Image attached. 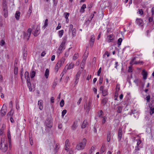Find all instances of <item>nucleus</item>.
<instances>
[{
    "mask_svg": "<svg viewBox=\"0 0 154 154\" xmlns=\"http://www.w3.org/2000/svg\"><path fill=\"white\" fill-rule=\"evenodd\" d=\"M2 9L3 13V16L5 18H7L8 16V7L7 0H2Z\"/></svg>",
    "mask_w": 154,
    "mask_h": 154,
    "instance_id": "f257e3e1",
    "label": "nucleus"
},
{
    "mask_svg": "<svg viewBox=\"0 0 154 154\" xmlns=\"http://www.w3.org/2000/svg\"><path fill=\"white\" fill-rule=\"evenodd\" d=\"M86 139L85 138H84L81 142L77 144L76 146V149L78 150L84 149L86 146Z\"/></svg>",
    "mask_w": 154,
    "mask_h": 154,
    "instance_id": "f03ea898",
    "label": "nucleus"
},
{
    "mask_svg": "<svg viewBox=\"0 0 154 154\" xmlns=\"http://www.w3.org/2000/svg\"><path fill=\"white\" fill-rule=\"evenodd\" d=\"M1 147L0 149L1 150L2 152H5L7 149V143L6 142H1Z\"/></svg>",
    "mask_w": 154,
    "mask_h": 154,
    "instance_id": "7ed1b4c3",
    "label": "nucleus"
},
{
    "mask_svg": "<svg viewBox=\"0 0 154 154\" xmlns=\"http://www.w3.org/2000/svg\"><path fill=\"white\" fill-rule=\"evenodd\" d=\"M74 66V64L73 62L71 63L69 65H68V64H67L65 66L63 69V72H62V73H63V72L65 73L68 70L72 69L73 68Z\"/></svg>",
    "mask_w": 154,
    "mask_h": 154,
    "instance_id": "20e7f679",
    "label": "nucleus"
},
{
    "mask_svg": "<svg viewBox=\"0 0 154 154\" xmlns=\"http://www.w3.org/2000/svg\"><path fill=\"white\" fill-rule=\"evenodd\" d=\"M31 32V29L29 28L28 29L27 33L24 32V38L26 39L27 40H28L29 38Z\"/></svg>",
    "mask_w": 154,
    "mask_h": 154,
    "instance_id": "39448f33",
    "label": "nucleus"
},
{
    "mask_svg": "<svg viewBox=\"0 0 154 154\" xmlns=\"http://www.w3.org/2000/svg\"><path fill=\"white\" fill-rule=\"evenodd\" d=\"M65 48V44L64 43V42H62L57 50V53L60 54L62 51Z\"/></svg>",
    "mask_w": 154,
    "mask_h": 154,
    "instance_id": "423d86ee",
    "label": "nucleus"
},
{
    "mask_svg": "<svg viewBox=\"0 0 154 154\" xmlns=\"http://www.w3.org/2000/svg\"><path fill=\"white\" fill-rule=\"evenodd\" d=\"M149 114L150 115H152L154 114V105L152 103H149Z\"/></svg>",
    "mask_w": 154,
    "mask_h": 154,
    "instance_id": "0eeeda50",
    "label": "nucleus"
},
{
    "mask_svg": "<svg viewBox=\"0 0 154 154\" xmlns=\"http://www.w3.org/2000/svg\"><path fill=\"white\" fill-rule=\"evenodd\" d=\"M45 124L46 127L51 128L52 126V122L51 120L49 119H46Z\"/></svg>",
    "mask_w": 154,
    "mask_h": 154,
    "instance_id": "6e6552de",
    "label": "nucleus"
},
{
    "mask_svg": "<svg viewBox=\"0 0 154 154\" xmlns=\"http://www.w3.org/2000/svg\"><path fill=\"white\" fill-rule=\"evenodd\" d=\"M136 24L140 27H142L143 25V20L141 18H137L136 19Z\"/></svg>",
    "mask_w": 154,
    "mask_h": 154,
    "instance_id": "1a4fd4ad",
    "label": "nucleus"
},
{
    "mask_svg": "<svg viewBox=\"0 0 154 154\" xmlns=\"http://www.w3.org/2000/svg\"><path fill=\"white\" fill-rule=\"evenodd\" d=\"M6 108L5 106H4V105H3L1 110V115L2 116H4L6 114Z\"/></svg>",
    "mask_w": 154,
    "mask_h": 154,
    "instance_id": "9d476101",
    "label": "nucleus"
},
{
    "mask_svg": "<svg viewBox=\"0 0 154 154\" xmlns=\"http://www.w3.org/2000/svg\"><path fill=\"white\" fill-rule=\"evenodd\" d=\"M65 150L68 151L70 147L69 141L68 139H67L65 141Z\"/></svg>",
    "mask_w": 154,
    "mask_h": 154,
    "instance_id": "9b49d317",
    "label": "nucleus"
},
{
    "mask_svg": "<svg viewBox=\"0 0 154 154\" xmlns=\"http://www.w3.org/2000/svg\"><path fill=\"white\" fill-rule=\"evenodd\" d=\"M65 60V58L64 57H62L60 60L58 61L57 63L61 67L63 65Z\"/></svg>",
    "mask_w": 154,
    "mask_h": 154,
    "instance_id": "f8f14e48",
    "label": "nucleus"
},
{
    "mask_svg": "<svg viewBox=\"0 0 154 154\" xmlns=\"http://www.w3.org/2000/svg\"><path fill=\"white\" fill-rule=\"evenodd\" d=\"M91 105V103L90 101H89L88 103H87L85 105H84V109L86 110L87 111H89L90 109Z\"/></svg>",
    "mask_w": 154,
    "mask_h": 154,
    "instance_id": "ddd939ff",
    "label": "nucleus"
},
{
    "mask_svg": "<svg viewBox=\"0 0 154 154\" xmlns=\"http://www.w3.org/2000/svg\"><path fill=\"white\" fill-rule=\"evenodd\" d=\"M122 131L121 128H119V129L118 134V138L119 140H121L122 137Z\"/></svg>",
    "mask_w": 154,
    "mask_h": 154,
    "instance_id": "4468645a",
    "label": "nucleus"
},
{
    "mask_svg": "<svg viewBox=\"0 0 154 154\" xmlns=\"http://www.w3.org/2000/svg\"><path fill=\"white\" fill-rule=\"evenodd\" d=\"M78 126V121H75L74 122L73 124L71 127V129L72 130L74 131L75 130Z\"/></svg>",
    "mask_w": 154,
    "mask_h": 154,
    "instance_id": "2eb2a0df",
    "label": "nucleus"
},
{
    "mask_svg": "<svg viewBox=\"0 0 154 154\" xmlns=\"http://www.w3.org/2000/svg\"><path fill=\"white\" fill-rule=\"evenodd\" d=\"M113 35L111 34L108 35L107 36L106 40L108 42H112L113 40Z\"/></svg>",
    "mask_w": 154,
    "mask_h": 154,
    "instance_id": "dca6fc26",
    "label": "nucleus"
},
{
    "mask_svg": "<svg viewBox=\"0 0 154 154\" xmlns=\"http://www.w3.org/2000/svg\"><path fill=\"white\" fill-rule=\"evenodd\" d=\"M142 73L143 76V79H147L148 75L147 72L145 70L143 69L142 71Z\"/></svg>",
    "mask_w": 154,
    "mask_h": 154,
    "instance_id": "f3484780",
    "label": "nucleus"
},
{
    "mask_svg": "<svg viewBox=\"0 0 154 154\" xmlns=\"http://www.w3.org/2000/svg\"><path fill=\"white\" fill-rule=\"evenodd\" d=\"M95 36L94 35H91V38L90 40V45L91 46H92L94 42Z\"/></svg>",
    "mask_w": 154,
    "mask_h": 154,
    "instance_id": "a211bd4d",
    "label": "nucleus"
},
{
    "mask_svg": "<svg viewBox=\"0 0 154 154\" xmlns=\"http://www.w3.org/2000/svg\"><path fill=\"white\" fill-rule=\"evenodd\" d=\"M38 104L39 106V108L42 110L43 108V101L42 100H40L38 102Z\"/></svg>",
    "mask_w": 154,
    "mask_h": 154,
    "instance_id": "6ab92c4d",
    "label": "nucleus"
},
{
    "mask_svg": "<svg viewBox=\"0 0 154 154\" xmlns=\"http://www.w3.org/2000/svg\"><path fill=\"white\" fill-rule=\"evenodd\" d=\"M140 147H135V150L133 152L134 154H141L139 152Z\"/></svg>",
    "mask_w": 154,
    "mask_h": 154,
    "instance_id": "aec40b11",
    "label": "nucleus"
},
{
    "mask_svg": "<svg viewBox=\"0 0 154 154\" xmlns=\"http://www.w3.org/2000/svg\"><path fill=\"white\" fill-rule=\"evenodd\" d=\"M69 14L68 13L65 12L64 14V16L66 19V23H68L69 21L68 17L69 16Z\"/></svg>",
    "mask_w": 154,
    "mask_h": 154,
    "instance_id": "412c9836",
    "label": "nucleus"
},
{
    "mask_svg": "<svg viewBox=\"0 0 154 154\" xmlns=\"http://www.w3.org/2000/svg\"><path fill=\"white\" fill-rule=\"evenodd\" d=\"M123 108V107L122 106H118L116 108V110L117 112L118 113H121L122 112Z\"/></svg>",
    "mask_w": 154,
    "mask_h": 154,
    "instance_id": "4be33fe9",
    "label": "nucleus"
},
{
    "mask_svg": "<svg viewBox=\"0 0 154 154\" xmlns=\"http://www.w3.org/2000/svg\"><path fill=\"white\" fill-rule=\"evenodd\" d=\"M108 101V99L106 97H105L101 100V104L103 106H105Z\"/></svg>",
    "mask_w": 154,
    "mask_h": 154,
    "instance_id": "5701e85b",
    "label": "nucleus"
},
{
    "mask_svg": "<svg viewBox=\"0 0 154 154\" xmlns=\"http://www.w3.org/2000/svg\"><path fill=\"white\" fill-rule=\"evenodd\" d=\"M87 57V55H84V58L83 59V60L82 61V62L81 63V65L82 66H83L85 64V63Z\"/></svg>",
    "mask_w": 154,
    "mask_h": 154,
    "instance_id": "b1692460",
    "label": "nucleus"
},
{
    "mask_svg": "<svg viewBox=\"0 0 154 154\" xmlns=\"http://www.w3.org/2000/svg\"><path fill=\"white\" fill-rule=\"evenodd\" d=\"M20 14V12L19 11H16L15 14V17L16 18V20H19Z\"/></svg>",
    "mask_w": 154,
    "mask_h": 154,
    "instance_id": "393cba45",
    "label": "nucleus"
},
{
    "mask_svg": "<svg viewBox=\"0 0 154 154\" xmlns=\"http://www.w3.org/2000/svg\"><path fill=\"white\" fill-rule=\"evenodd\" d=\"M86 8V5L85 4H83L81 7L80 11L81 13H82L85 11V9Z\"/></svg>",
    "mask_w": 154,
    "mask_h": 154,
    "instance_id": "a878e982",
    "label": "nucleus"
},
{
    "mask_svg": "<svg viewBox=\"0 0 154 154\" xmlns=\"http://www.w3.org/2000/svg\"><path fill=\"white\" fill-rule=\"evenodd\" d=\"M49 75V70L48 69H46L45 73V76L46 79H48Z\"/></svg>",
    "mask_w": 154,
    "mask_h": 154,
    "instance_id": "bb28decb",
    "label": "nucleus"
},
{
    "mask_svg": "<svg viewBox=\"0 0 154 154\" xmlns=\"http://www.w3.org/2000/svg\"><path fill=\"white\" fill-rule=\"evenodd\" d=\"M111 132L110 131L108 132L107 135V142H109L111 138Z\"/></svg>",
    "mask_w": 154,
    "mask_h": 154,
    "instance_id": "cd10ccee",
    "label": "nucleus"
},
{
    "mask_svg": "<svg viewBox=\"0 0 154 154\" xmlns=\"http://www.w3.org/2000/svg\"><path fill=\"white\" fill-rule=\"evenodd\" d=\"M40 29H38L36 28V30L34 32V33H33V34L35 36H37L39 33V31Z\"/></svg>",
    "mask_w": 154,
    "mask_h": 154,
    "instance_id": "c85d7f7f",
    "label": "nucleus"
},
{
    "mask_svg": "<svg viewBox=\"0 0 154 154\" xmlns=\"http://www.w3.org/2000/svg\"><path fill=\"white\" fill-rule=\"evenodd\" d=\"M88 123L87 121L85 120L82 125V128H84L86 127Z\"/></svg>",
    "mask_w": 154,
    "mask_h": 154,
    "instance_id": "c756f323",
    "label": "nucleus"
},
{
    "mask_svg": "<svg viewBox=\"0 0 154 154\" xmlns=\"http://www.w3.org/2000/svg\"><path fill=\"white\" fill-rule=\"evenodd\" d=\"M64 33V31L63 30H60L58 32V34L59 35V36L60 38H61L63 34Z\"/></svg>",
    "mask_w": 154,
    "mask_h": 154,
    "instance_id": "7c9ffc66",
    "label": "nucleus"
},
{
    "mask_svg": "<svg viewBox=\"0 0 154 154\" xmlns=\"http://www.w3.org/2000/svg\"><path fill=\"white\" fill-rule=\"evenodd\" d=\"M102 93L103 95L104 96H106L108 94L107 89H104L102 92Z\"/></svg>",
    "mask_w": 154,
    "mask_h": 154,
    "instance_id": "2f4dec72",
    "label": "nucleus"
},
{
    "mask_svg": "<svg viewBox=\"0 0 154 154\" xmlns=\"http://www.w3.org/2000/svg\"><path fill=\"white\" fill-rule=\"evenodd\" d=\"M136 141H137V146L136 147H140L139 145L141 143V141L140 140L138 139L136 140Z\"/></svg>",
    "mask_w": 154,
    "mask_h": 154,
    "instance_id": "473e14b6",
    "label": "nucleus"
},
{
    "mask_svg": "<svg viewBox=\"0 0 154 154\" xmlns=\"http://www.w3.org/2000/svg\"><path fill=\"white\" fill-rule=\"evenodd\" d=\"M70 31L72 32V34L73 37H74L76 36V30L75 28H73V29L71 30Z\"/></svg>",
    "mask_w": 154,
    "mask_h": 154,
    "instance_id": "72a5a7b5",
    "label": "nucleus"
},
{
    "mask_svg": "<svg viewBox=\"0 0 154 154\" xmlns=\"http://www.w3.org/2000/svg\"><path fill=\"white\" fill-rule=\"evenodd\" d=\"M36 74L35 72V71H32L30 72V77L31 78H34Z\"/></svg>",
    "mask_w": 154,
    "mask_h": 154,
    "instance_id": "f704fd0d",
    "label": "nucleus"
},
{
    "mask_svg": "<svg viewBox=\"0 0 154 154\" xmlns=\"http://www.w3.org/2000/svg\"><path fill=\"white\" fill-rule=\"evenodd\" d=\"M18 67L16 66L14 67V74L16 75L18 73Z\"/></svg>",
    "mask_w": 154,
    "mask_h": 154,
    "instance_id": "c9c22d12",
    "label": "nucleus"
},
{
    "mask_svg": "<svg viewBox=\"0 0 154 154\" xmlns=\"http://www.w3.org/2000/svg\"><path fill=\"white\" fill-rule=\"evenodd\" d=\"M103 112L102 110H100L98 113V116L99 118H102V115Z\"/></svg>",
    "mask_w": 154,
    "mask_h": 154,
    "instance_id": "e433bc0d",
    "label": "nucleus"
},
{
    "mask_svg": "<svg viewBox=\"0 0 154 154\" xmlns=\"http://www.w3.org/2000/svg\"><path fill=\"white\" fill-rule=\"evenodd\" d=\"M48 19H46L45 20L44 23V25L43 26V28L45 29L48 25Z\"/></svg>",
    "mask_w": 154,
    "mask_h": 154,
    "instance_id": "4c0bfd02",
    "label": "nucleus"
},
{
    "mask_svg": "<svg viewBox=\"0 0 154 154\" xmlns=\"http://www.w3.org/2000/svg\"><path fill=\"white\" fill-rule=\"evenodd\" d=\"M60 148L59 144L58 143L56 144L55 146V148L54 149V151L56 152H57V150L59 149Z\"/></svg>",
    "mask_w": 154,
    "mask_h": 154,
    "instance_id": "58836bf2",
    "label": "nucleus"
},
{
    "mask_svg": "<svg viewBox=\"0 0 154 154\" xmlns=\"http://www.w3.org/2000/svg\"><path fill=\"white\" fill-rule=\"evenodd\" d=\"M122 41V39L121 38H119L118 40V47H119V46H120L121 45V42Z\"/></svg>",
    "mask_w": 154,
    "mask_h": 154,
    "instance_id": "ea45409f",
    "label": "nucleus"
},
{
    "mask_svg": "<svg viewBox=\"0 0 154 154\" xmlns=\"http://www.w3.org/2000/svg\"><path fill=\"white\" fill-rule=\"evenodd\" d=\"M81 74V72L80 71H79L77 73L76 75V79H77V80H79Z\"/></svg>",
    "mask_w": 154,
    "mask_h": 154,
    "instance_id": "a19ab883",
    "label": "nucleus"
},
{
    "mask_svg": "<svg viewBox=\"0 0 154 154\" xmlns=\"http://www.w3.org/2000/svg\"><path fill=\"white\" fill-rule=\"evenodd\" d=\"M79 54L78 53H75L73 57V59L75 60L77 59L78 57Z\"/></svg>",
    "mask_w": 154,
    "mask_h": 154,
    "instance_id": "79ce46f5",
    "label": "nucleus"
},
{
    "mask_svg": "<svg viewBox=\"0 0 154 154\" xmlns=\"http://www.w3.org/2000/svg\"><path fill=\"white\" fill-rule=\"evenodd\" d=\"M95 146H92L91 148L89 151V152L90 153H92L93 152L95 149Z\"/></svg>",
    "mask_w": 154,
    "mask_h": 154,
    "instance_id": "37998d69",
    "label": "nucleus"
},
{
    "mask_svg": "<svg viewBox=\"0 0 154 154\" xmlns=\"http://www.w3.org/2000/svg\"><path fill=\"white\" fill-rule=\"evenodd\" d=\"M25 77L26 79L29 78V73L27 71L25 72Z\"/></svg>",
    "mask_w": 154,
    "mask_h": 154,
    "instance_id": "c03bdc74",
    "label": "nucleus"
},
{
    "mask_svg": "<svg viewBox=\"0 0 154 154\" xmlns=\"http://www.w3.org/2000/svg\"><path fill=\"white\" fill-rule=\"evenodd\" d=\"M27 85L28 87L29 88V91H31L32 90V87H31V83L30 82L27 83Z\"/></svg>",
    "mask_w": 154,
    "mask_h": 154,
    "instance_id": "a18cd8bd",
    "label": "nucleus"
},
{
    "mask_svg": "<svg viewBox=\"0 0 154 154\" xmlns=\"http://www.w3.org/2000/svg\"><path fill=\"white\" fill-rule=\"evenodd\" d=\"M23 68H22L21 69L20 71V74L21 78V80H23L22 77L23 75Z\"/></svg>",
    "mask_w": 154,
    "mask_h": 154,
    "instance_id": "49530a36",
    "label": "nucleus"
},
{
    "mask_svg": "<svg viewBox=\"0 0 154 154\" xmlns=\"http://www.w3.org/2000/svg\"><path fill=\"white\" fill-rule=\"evenodd\" d=\"M60 67V66L59 65H58V64H57V63L55 67V70L57 72L59 68Z\"/></svg>",
    "mask_w": 154,
    "mask_h": 154,
    "instance_id": "de8ad7c7",
    "label": "nucleus"
},
{
    "mask_svg": "<svg viewBox=\"0 0 154 154\" xmlns=\"http://www.w3.org/2000/svg\"><path fill=\"white\" fill-rule=\"evenodd\" d=\"M67 111L66 109L63 110L62 112V117H63L65 114L66 113Z\"/></svg>",
    "mask_w": 154,
    "mask_h": 154,
    "instance_id": "09e8293b",
    "label": "nucleus"
},
{
    "mask_svg": "<svg viewBox=\"0 0 154 154\" xmlns=\"http://www.w3.org/2000/svg\"><path fill=\"white\" fill-rule=\"evenodd\" d=\"M64 105V100H62L60 101V106L62 107Z\"/></svg>",
    "mask_w": 154,
    "mask_h": 154,
    "instance_id": "8fccbe9b",
    "label": "nucleus"
},
{
    "mask_svg": "<svg viewBox=\"0 0 154 154\" xmlns=\"http://www.w3.org/2000/svg\"><path fill=\"white\" fill-rule=\"evenodd\" d=\"M105 147L103 145L101 149L100 152L103 153L105 151Z\"/></svg>",
    "mask_w": 154,
    "mask_h": 154,
    "instance_id": "3c124183",
    "label": "nucleus"
},
{
    "mask_svg": "<svg viewBox=\"0 0 154 154\" xmlns=\"http://www.w3.org/2000/svg\"><path fill=\"white\" fill-rule=\"evenodd\" d=\"M103 119L102 121V123L103 124L106 122V118L105 116H104L102 117Z\"/></svg>",
    "mask_w": 154,
    "mask_h": 154,
    "instance_id": "603ef678",
    "label": "nucleus"
},
{
    "mask_svg": "<svg viewBox=\"0 0 154 154\" xmlns=\"http://www.w3.org/2000/svg\"><path fill=\"white\" fill-rule=\"evenodd\" d=\"M8 137L9 140L11 139V135L10 134V132L9 131H8Z\"/></svg>",
    "mask_w": 154,
    "mask_h": 154,
    "instance_id": "864d4df0",
    "label": "nucleus"
},
{
    "mask_svg": "<svg viewBox=\"0 0 154 154\" xmlns=\"http://www.w3.org/2000/svg\"><path fill=\"white\" fill-rule=\"evenodd\" d=\"M14 113V110L11 109L10 112L8 113V115H9L10 116H12Z\"/></svg>",
    "mask_w": 154,
    "mask_h": 154,
    "instance_id": "5fc2aeb1",
    "label": "nucleus"
},
{
    "mask_svg": "<svg viewBox=\"0 0 154 154\" xmlns=\"http://www.w3.org/2000/svg\"><path fill=\"white\" fill-rule=\"evenodd\" d=\"M150 95H148L146 97V100L147 103L149 102L150 99Z\"/></svg>",
    "mask_w": 154,
    "mask_h": 154,
    "instance_id": "6e6d98bb",
    "label": "nucleus"
},
{
    "mask_svg": "<svg viewBox=\"0 0 154 154\" xmlns=\"http://www.w3.org/2000/svg\"><path fill=\"white\" fill-rule=\"evenodd\" d=\"M69 55V50H68L66 51L64 54V57H68Z\"/></svg>",
    "mask_w": 154,
    "mask_h": 154,
    "instance_id": "4d7b16f0",
    "label": "nucleus"
},
{
    "mask_svg": "<svg viewBox=\"0 0 154 154\" xmlns=\"http://www.w3.org/2000/svg\"><path fill=\"white\" fill-rule=\"evenodd\" d=\"M128 72H132V66H129V67H128Z\"/></svg>",
    "mask_w": 154,
    "mask_h": 154,
    "instance_id": "13d9d810",
    "label": "nucleus"
},
{
    "mask_svg": "<svg viewBox=\"0 0 154 154\" xmlns=\"http://www.w3.org/2000/svg\"><path fill=\"white\" fill-rule=\"evenodd\" d=\"M5 43V42L3 40H2L0 43V45L3 46Z\"/></svg>",
    "mask_w": 154,
    "mask_h": 154,
    "instance_id": "bf43d9fd",
    "label": "nucleus"
},
{
    "mask_svg": "<svg viewBox=\"0 0 154 154\" xmlns=\"http://www.w3.org/2000/svg\"><path fill=\"white\" fill-rule=\"evenodd\" d=\"M73 25L72 24H70L69 26V32H70L71 30H72L73 29Z\"/></svg>",
    "mask_w": 154,
    "mask_h": 154,
    "instance_id": "052dcab7",
    "label": "nucleus"
},
{
    "mask_svg": "<svg viewBox=\"0 0 154 154\" xmlns=\"http://www.w3.org/2000/svg\"><path fill=\"white\" fill-rule=\"evenodd\" d=\"M138 11L139 14L140 15H142L143 14V11L142 9H139Z\"/></svg>",
    "mask_w": 154,
    "mask_h": 154,
    "instance_id": "680f3d73",
    "label": "nucleus"
},
{
    "mask_svg": "<svg viewBox=\"0 0 154 154\" xmlns=\"http://www.w3.org/2000/svg\"><path fill=\"white\" fill-rule=\"evenodd\" d=\"M103 77H100V78L99 82V84H101L103 82Z\"/></svg>",
    "mask_w": 154,
    "mask_h": 154,
    "instance_id": "e2e57ef3",
    "label": "nucleus"
},
{
    "mask_svg": "<svg viewBox=\"0 0 154 154\" xmlns=\"http://www.w3.org/2000/svg\"><path fill=\"white\" fill-rule=\"evenodd\" d=\"M67 38L66 37H65L64 38H63V41L62 42H64V43L66 44V42L67 41Z\"/></svg>",
    "mask_w": 154,
    "mask_h": 154,
    "instance_id": "0e129e2a",
    "label": "nucleus"
},
{
    "mask_svg": "<svg viewBox=\"0 0 154 154\" xmlns=\"http://www.w3.org/2000/svg\"><path fill=\"white\" fill-rule=\"evenodd\" d=\"M32 6H30L29 8V10L28 11V13L29 14H31L32 13Z\"/></svg>",
    "mask_w": 154,
    "mask_h": 154,
    "instance_id": "69168bd1",
    "label": "nucleus"
},
{
    "mask_svg": "<svg viewBox=\"0 0 154 154\" xmlns=\"http://www.w3.org/2000/svg\"><path fill=\"white\" fill-rule=\"evenodd\" d=\"M61 27V24L60 23H59L58 24V26L56 28V30H58L60 29Z\"/></svg>",
    "mask_w": 154,
    "mask_h": 154,
    "instance_id": "338daca9",
    "label": "nucleus"
},
{
    "mask_svg": "<svg viewBox=\"0 0 154 154\" xmlns=\"http://www.w3.org/2000/svg\"><path fill=\"white\" fill-rule=\"evenodd\" d=\"M57 1L56 0H53V6H56L57 5Z\"/></svg>",
    "mask_w": 154,
    "mask_h": 154,
    "instance_id": "774afa93",
    "label": "nucleus"
}]
</instances>
